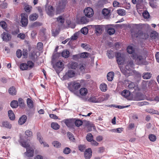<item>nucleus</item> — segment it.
Returning <instances> with one entry per match:
<instances>
[{
	"instance_id": "f257e3e1",
	"label": "nucleus",
	"mask_w": 159,
	"mask_h": 159,
	"mask_svg": "<svg viewBox=\"0 0 159 159\" xmlns=\"http://www.w3.org/2000/svg\"><path fill=\"white\" fill-rule=\"evenodd\" d=\"M148 24L140 25V38L146 39L149 37L148 33L150 29Z\"/></svg>"
},
{
	"instance_id": "f03ea898",
	"label": "nucleus",
	"mask_w": 159,
	"mask_h": 159,
	"mask_svg": "<svg viewBox=\"0 0 159 159\" xmlns=\"http://www.w3.org/2000/svg\"><path fill=\"white\" fill-rule=\"evenodd\" d=\"M20 142L21 145L26 149V151L25 153V155L28 157H32L34 153V148L30 146L29 143L23 141L21 139L20 141Z\"/></svg>"
},
{
	"instance_id": "7ed1b4c3",
	"label": "nucleus",
	"mask_w": 159,
	"mask_h": 159,
	"mask_svg": "<svg viewBox=\"0 0 159 159\" xmlns=\"http://www.w3.org/2000/svg\"><path fill=\"white\" fill-rule=\"evenodd\" d=\"M80 83L77 81H71L68 83V88L71 92L78 89L80 87Z\"/></svg>"
},
{
	"instance_id": "20e7f679",
	"label": "nucleus",
	"mask_w": 159,
	"mask_h": 159,
	"mask_svg": "<svg viewBox=\"0 0 159 159\" xmlns=\"http://www.w3.org/2000/svg\"><path fill=\"white\" fill-rule=\"evenodd\" d=\"M131 30V35L133 39L138 37L139 36V25L138 24H133Z\"/></svg>"
},
{
	"instance_id": "39448f33",
	"label": "nucleus",
	"mask_w": 159,
	"mask_h": 159,
	"mask_svg": "<svg viewBox=\"0 0 159 159\" xmlns=\"http://www.w3.org/2000/svg\"><path fill=\"white\" fill-rule=\"evenodd\" d=\"M66 2V1L61 0L59 1L57 5V13H59L63 11L65 7Z\"/></svg>"
},
{
	"instance_id": "423d86ee",
	"label": "nucleus",
	"mask_w": 159,
	"mask_h": 159,
	"mask_svg": "<svg viewBox=\"0 0 159 159\" xmlns=\"http://www.w3.org/2000/svg\"><path fill=\"white\" fill-rule=\"evenodd\" d=\"M75 71L72 70H69L65 73L62 78L63 80H66L70 78L75 77Z\"/></svg>"
},
{
	"instance_id": "0eeeda50",
	"label": "nucleus",
	"mask_w": 159,
	"mask_h": 159,
	"mask_svg": "<svg viewBox=\"0 0 159 159\" xmlns=\"http://www.w3.org/2000/svg\"><path fill=\"white\" fill-rule=\"evenodd\" d=\"M129 85L128 87L130 89H134V90L133 92L134 94H136L137 97L139 96V88L138 87L135 86L134 84L131 82H129L128 83Z\"/></svg>"
},
{
	"instance_id": "6e6552de",
	"label": "nucleus",
	"mask_w": 159,
	"mask_h": 159,
	"mask_svg": "<svg viewBox=\"0 0 159 159\" xmlns=\"http://www.w3.org/2000/svg\"><path fill=\"white\" fill-rule=\"evenodd\" d=\"M147 52L146 51H144L143 53H141V55H140V64H141L144 65L148 64V62L146 60V58L147 57Z\"/></svg>"
},
{
	"instance_id": "1a4fd4ad",
	"label": "nucleus",
	"mask_w": 159,
	"mask_h": 159,
	"mask_svg": "<svg viewBox=\"0 0 159 159\" xmlns=\"http://www.w3.org/2000/svg\"><path fill=\"white\" fill-rule=\"evenodd\" d=\"M116 61L119 65H122L124 64L125 58L122 55L120 52H117L116 54Z\"/></svg>"
},
{
	"instance_id": "9d476101",
	"label": "nucleus",
	"mask_w": 159,
	"mask_h": 159,
	"mask_svg": "<svg viewBox=\"0 0 159 159\" xmlns=\"http://www.w3.org/2000/svg\"><path fill=\"white\" fill-rule=\"evenodd\" d=\"M127 51L129 54H132V57L133 59H136L138 58V55L134 52V49L132 46H128L127 48Z\"/></svg>"
},
{
	"instance_id": "9b49d317",
	"label": "nucleus",
	"mask_w": 159,
	"mask_h": 159,
	"mask_svg": "<svg viewBox=\"0 0 159 159\" xmlns=\"http://www.w3.org/2000/svg\"><path fill=\"white\" fill-rule=\"evenodd\" d=\"M21 23L24 26H26L28 23V16L26 13H22L21 14Z\"/></svg>"
},
{
	"instance_id": "f8f14e48",
	"label": "nucleus",
	"mask_w": 159,
	"mask_h": 159,
	"mask_svg": "<svg viewBox=\"0 0 159 159\" xmlns=\"http://www.w3.org/2000/svg\"><path fill=\"white\" fill-rule=\"evenodd\" d=\"M84 12L85 16L88 17H91L94 14L93 9L90 7H87L84 10Z\"/></svg>"
},
{
	"instance_id": "ddd939ff",
	"label": "nucleus",
	"mask_w": 159,
	"mask_h": 159,
	"mask_svg": "<svg viewBox=\"0 0 159 159\" xmlns=\"http://www.w3.org/2000/svg\"><path fill=\"white\" fill-rule=\"evenodd\" d=\"M121 71L126 76H129L130 75L131 70L129 67V65L125 66L124 69H123L122 67L120 66Z\"/></svg>"
},
{
	"instance_id": "4468645a",
	"label": "nucleus",
	"mask_w": 159,
	"mask_h": 159,
	"mask_svg": "<svg viewBox=\"0 0 159 159\" xmlns=\"http://www.w3.org/2000/svg\"><path fill=\"white\" fill-rule=\"evenodd\" d=\"M93 28H95L96 34L97 35H100L101 34L103 30L102 25H93Z\"/></svg>"
},
{
	"instance_id": "2eb2a0df",
	"label": "nucleus",
	"mask_w": 159,
	"mask_h": 159,
	"mask_svg": "<svg viewBox=\"0 0 159 159\" xmlns=\"http://www.w3.org/2000/svg\"><path fill=\"white\" fill-rule=\"evenodd\" d=\"M110 10L106 8L103 9L102 11V13L104 18L107 19H108L110 16Z\"/></svg>"
},
{
	"instance_id": "dca6fc26",
	"label": "nucleus",
	"mask_w": 159,
	"mask_h": 159,
	"mask_svg": "<svg viewBox=\"0 0 159 159\" xmlns=\"http://www.w3.org/2000/svg\"><path fill=\"white\" fill-rule=\"evenodd\" d=\"M92 151L90 148H88L86 150L84 154V156L86 159H89L92 156Z\"/></svg>"
},
{
	"instance_id": "f3484780",
	"label": "nucleus",
	"mask_w": 159,
	"mask_h": 159,
	"mask_svg": "<svg viewBox=\"0 0 159 159\" xmlns=\"http://www.w3.org/2000/svg\"><path fill=\"white\" fill-rule=\"evenodd\" d=\"M62 122L64 123L66 125L69 127H71L73 124L74 121L71 119H66L62 120Z\"/></svg>"
},
{
	"instance_id": "a211bd4d",
	"label": "nucleus",
	"mask_w": 159,
	"mask_h": 159,
	"mask_svg": "<svg viewBox=\"0 0 159 159\" xmlns=\"http://www.w3.org/2000/svg\"><path fill=\"white\" fill-rule=\"evenodd\" d=\"M37 139L39 140V142L41 144H43L44 147H49L48 145L45 142L43 141L42 138L40 134L39 133H38L37 134Z\"/></svg>"
},
{
	"instance_id": "6ab92c4d",
	"label": "nucleus",
	"mask_w": 159,
	"mask_h": 159,
	"mask_svg": "<svg viewBox=\"0 0 159 159\" xmlns=\"http://www.w3.org/2000/svg\"><path fill=\"white\" fill-rule=\"evenodd\" d=\"M46 11L48 14L50 16H52L53 14L54 11L53 7L51 6H49L46 9Z\"/></svg>"
},
{
	"instance_id": "aec40b11",
	"label": "nucleus",
	"mask_w": 159,
	"mask_h": 159,
	"mask_svg": "<svg viewBox=\"0 0 159 159\" xmlns=\"http://www.w3.org/2000/svg\"><path fill=\"white\" fill-rule=\"evenodd\" d=\"M2 36L3 40L6 42L11 39L10 35L6 32H4L2 34Z\"/></svg>"
},
{
	"instance_id": "412c9836",
	"label": "nucleus",
	"mask_w": 159,
	"mask_h": 159,
	"mask_svg": "<svg viewBox=\"0 0 159 159\" xmlns=\"http://www.w3.org/2000/svg\"><path fill=\"white\" fill-rule=\"evenodd\" d=\"M27 117L25 115H23L21 116L19 119L18 123L20 125L23 124L26 121Z\"/></svg>"
},
{
	"instance_id": "4be33fe9",
	"label": "nucleus",
	"mask_w": 159,
	"mask_h": 159,
	"mask_svg": "<svg viewBox=\"0 0 159 159\" xmlns=\"http://www.w3.org/2000/svg\"><path fill=\"white\" fill-rule=\"evenodd\" d=\"M89 20L85 16H83L80 18L79 20H78V23L80 24H84L88 22Z\"/></svg>"
},
{
	"instance_id": "5701e85b",
	"label": "nucleus",
	"mask_w": 159,
	"mask_h": 159,
	"mask_svg": "<svg viewBox=\"0 0 159 159\" xmlns=\"http://www.w3.org/2000/svg\"><path fill=\"white\" fill-rule=\"evenodd\" d=\"M152 77V74L150 72H144L142 75L143 78L144 79H149Z\"/></svg>"
},
{
	"instance_id": "b1692460",
	"label": "nucleus",
	"mask_w": 159,
	"mask_h": 159,
	"mask_svg": "<svg viewBox=\"0 0 159 159\" xmlns=\"http://www.w3.org/2000/svg\"><path fill=\"white\" fill-rule=\"evenodd\" d=\"M159 34L155 31H152L150 34V37L152 39H155L157 38Z\"/></svg>"
},
{
	"instance_id": "393cba45",
	"label": "nucleus",
	"mask_w": 159,
	"mask_h": 159,
	"mask_svg": "<svg viewBox=\"0 0 159 159\" xmlns=\"http://www.w3.org/2000/svg\"><path fill=\"white\" fill-rule=\"evenodd\" d=\"M114 73L113 72H109L107 74V80L109 81H111L113 80L114 76Z\"/></svg>"
},
{
	"instance_id": "a878e982",
	"label": "nucleus",
	"mask_w": 159,
	"mask_h": 159,
	"mask_svg": "<svg viewBox=\"0 0 159 159\" xmlns=\"http://www.w3.org/2000/svg\"><path fill=\"white\" fill-rule=\"evenodd\" d=\"M80 93L82 96H85L88 93V90L86 88H81L80 90Z\"/></svg>"
},
{
	"instance_id": "bb28decb",
	"label": "nucleus",
	"mask_w": 159,
	"mask_h": 159,
	"mask_svg": "<svg viewBox=\"0 0 159 159\" xmlns=\"http://www.w3.org/2000/svg\"><path fill=\"white\" fill-rule=\"evenodd\" d=\"M8 92L11 95H15L16 94V90L14 87H12L9 89Z\"/></svg>"
},
{
	"instance_id": "cd10ccee",
	"label": "nucleus",
	"mask_w": 159,
	"mask_h": 159,
	"mask_svg": "<svg viewBox=\"0 0 159 159\" xmlns=\"http://www.w3.org/2000/svg\"><path fill=\"white\" fill-rule=\"evenodd\" d=\"M121 94L124 97L127 98L130 95V93L129 91L125 89L122 92Z\"/></svg>"
},
{
	"instance_id": "c85d7f7f",
	"label": "nucleus",
	"mask_w": 159,
	"mask_h": 159,
	"mask_svg": "<svg viewBox=\"0 0 159 159\" xmlns=\"http://www.w3.org/2000/svg\"><path fill=\"white\" fill-rule=\"evenodd\" d=\"M63 66L64 64L63 62L59 61L58 62L56 63L55 69H56V67H57L60 69H62Z\"/></svg>"
},
{
	"instance_id": "c756f323",
	"label": "nucleus",
	"mask_w": 159,
	"mask_h": 159,
	"mask_svg": "<svg viewBox=\"0 0 159 159\" xmlns=\"http://www.w3.org/2000/svg\"><path fill=\"white\" fill-rule=\"evenodd\" d=\"M8 115L11 120H13L15 119V116L12 111L10 110L8 111Z\"/></svg>"
},
{
	"instance_id": "7c9ffc66",
	"label": "nucleus",
	"mask_w": 159,
	"mask_h": 159,
	"mask_svg": "<svg viewBox=\"0 0 159 159\" xmlns=\"http://www.w3.org/2000/svg\"><path fill=\"white\" fill-rule=\"evenodd\" d=\"M38 16L36 13H34L30 15L29 16V19L31 21L36 20L38 18Z\"/></svg>"
},
{
	"instance_id": "2f4dec72",
	"label": "nucleus",
	"mask_w": 159,
	"mask_h": 159,
	"mask_svg": "<svg viewBox=\"0 0 159 159\" xmlns=\"http://www.w3.org/2000/svg\"><path fill=\"white\" fill-rule=\"evenodd\" d=\"M51 126L55 130H57L60 128V125L56 122H52L51 124Z\"/></svg>"
},
{
	"instance_id": "473e14b6",
	"label": "nucleus",
	"mask_w": 159,
	"mask_h": 159,
	"mask_svg": "<svg viewBox=\"0 0 159 159\" xmlns=\"http://www.w3.org/2000/svg\"><path fill=\"white\" fill-rule=\"evenodd\" d=\"M107 55L109 59L113 58L114 57V52L111 50L107 51Z\"/></svg>"
},
{
	"instance_id": "72a5a7b5",
	"label": "nucleus",
	"mask_w": 159,
	"mask_h": 159,
	"mask_svg": "<svg viewBox=\"0 0 159 159\" xmlns=\"http://www.w3.org/2000/svg\"><path fill=\"white\" fill-rule=\"evenodd\" d=\"M62 56L63 57L65 58L68 57L70 55V52L67 50H64L61 53Z\"/></svg>"
},
{
	"instance_id": "f704fd0d",
	"label": "nucleus",
	"mask_w": 159,
	"mask_h": 159,
	"mask_svg": "<svg viewBox=\"0 0 159 159\" xmlns=\"http://www.w3.org/2000/svg\"><path fill=\"white\" fill-rule=\"evenodd\" d=\"M20 68L22 70H29L28 68V66H27V64L25 63L21 64L20 65Z\"/></svg>"
},
{
	"instance_id": "c9c22d12",
	"label": "nucleus",
	"mask_w": 159,
	"mask_h": 159,
	"mask_svg": "<svg viewBox=\"0 0 159 159\" xmlns=\"http://www.w3.org/2000/svg\"><path fill=\"white\" fill-rule=\"evenodd\" d=\"M11 107L13 108L17 107L18 106V101L16 100L12 101L11 102Z\"/></svg>"
},
{
	"instance_id": "e433bc0d",
	"label": "nucleus",
	"mask_w": 159,
	"mask_h": 159,
	"mask_svg": "<svg viewBox=\"0 0 159 159\" xmlns=\"http://www.w3.org/2000/svg\"><path fill=\"white\" fill-rule=\"evenodd\" d=\"M53 146L57 148H59L61 146V143L58 141H55L52 143Z\"/></svg>"
},
{
	"instance_id": "4c0bfd02",
	"label": "nucleus",
	"mask_w": 159,
	"mask_h": 159,
	"mask_svg": "<svg viewBox=\"0 0 159 159\" xmlns=\"http://www.w3.org/2000/svg\"><path fill=\"white\" fill-rule=\"evenodd\" d=\"M107 86L106 84L102 83L100 85V88L102 91L105 92L107 90Z\"/></svg>"
},
{
	"instance_id": "58836bf2",
	"label": "nucleus",
	"mask_w": 159,
	"mask_h": 159,
	"mask_svg": "<svg viewBox=\"0 0 159 159\" xmlns=\"http://www.w3.org/2000/svg\"><path fill=\"white\" fill-rule=\"evenodd\" d=\"M67 134L68 137L70 141L72 142L75 141V139L73 135L70 132H67Z\"/></svg>"
},
{
	"instance_id": "ea45409f",
	"label": "nucleus",
	"mask_w": 159,
	"mask_h": 159,
	"mask_svg": "<svg viewBox=\"0 0 159 159\" xmlns=\"http://www.w3.org/2000/svg\"><path fill=\"white\" fill-rule=\"evenodd\" d=\"M78 66V64L76 62H72L70 64V67L72 69H75Z\"/></svg>"
},
{
	"instance_id": "a19ab883",
	"label": "nucleus",
	"mask_w": 159,
	"mask_h": 159,
	"mask_svg": "<svg viewBox=\"0 0 159 159\" xmlns=\"http://www.w3.org/2000/svg\"><path fill=\"white\" fill-rule=\"evenodd\" d=\"M60 30L59 28L56 29H52V33L53 36H55L57 35L59 33Z\"/></svg>"
},
{
	"instance_id": "79ce46f5",
	"label": "nucleus",
	"mask_w": 159,
	"mask_h": 159,
	"mask_svg": "<svg viewBox=\"0 0 159 159\" xmlns=\"http://www.w3.org/2000/svg\"><path fill=\"white\" fill-rule=\"evenodd\" d=\"M117 13L119 15L123 16L125 15V11L123 9H119L117 10Z\"/></svg>"
},
{
	"instance_id": "37998d69",
	"label": "nucleus",
	"mask_w": 159,
	"mask_h": 159,
	"mask_svg": "<svg viewBox=\"0 0 159 159\" xmlns=\"http://www.w3.org/2000/svg\"><path fill=\"white\" fill-rule=\"evenodd\" d=\"M107 32L109 34L111 35L115 33V30L114 28L110 27L108 29Z\"/></svg>"
},
{
	"instance_id": "c03bdc74",
	"label": "nucleus",
	"mask_w": 159,
	"mask_h": 159,
	"mask_svg": "<svg viewBox=\"0 0 159 159\" xmlns=\"http://www.w3.org/2000/svg\"><path fill=\"white\" fill-rule=\"evenodd\" d=\"M81 46L86 51H89L90 49L89 46L86 43H82L81 44Z\"/></svg>"
},
{
	"instance_id": "a18cd8bd",
	"label": "nucleus",
	"mask_w": 159,
	"mask_h": 159,
	"mask_svg": "<svg viewBox=\"0 0 159 159\" xmlns=\"http://www.w3.org/2000/svg\"><path fill=\"white\" fill-rule=\"evenodd\" d=\"M108 97H103V96H101L97 98L98 103L107 100Z\"/></svg>"
},
{
	"instance_id": "49530a36",
	"label": "nucleus",
	"mask_w": 159,
	"mask_h": 159,
	"mask_svg": "<svg viewBox=\"0 0 159 159\" xmlns=\"http://www.w3.org/2000/svg\"><path fill=\"white\" fill-rule=\"evenodd\" d=\"M132 3L136 4V8L138 12H139V0H132Z\"/></svg>"
},
{
	"instance_id": "de8ad7c7",
	"label": "nucleus",
	"mask_w": 159,
	"mask_h": 159,
	"mask_svg": "<svg viewBox=\"0 0 159 159\" xmlns=\"http://www.w3.org/2000/svg\"><path fill=\"white\" fill-rule=\"evenodd\" d=\"M27 102L28 107L30 108H32L33 106V101L29 98L27 99Z\"/></svg>"
},
{
	"instance_id": "09e8293b",
	"label": "nucleus",
	"mask_w": 159,
	"mask_h": 159,
	"mask_svg": "<svg viewBox=\"0 0 159 159\" xmlns=\"http://www.w3.org/2000/svg\"><path fill=\"white\" fill-rule=\"evenodd\" d=\"M27 66L29 70L31 69L34 66V63L31 61H27Z\"/></svg>"
},
{
	"instance_id": "8fccbe9b",
	"label": "nucleus",
	"mask_w": 159,
	"mask_h": 159,
	"mask_svg": "<svg viewBox=\"0 0 159 159\" xmlns=\"http://www.w3.org/2000/svg\"><path fill=\"white\" fill-rule=\"evenodd\" d=\"M142 15L143 17L146 19H148L150 16V15L147 11H144Z\"/></svg>"
},
{
	"instance_id": "3c124183",
	"label": "nucleus",
	"mask_w": 159,
	"mask_h": 159,
	"mask_svg": "<svg viewBox=\"0 0 159 159\" xmlns=\"http://www.w3.org/2000/svg\"><path fill=\"white\" fill-rule=\"evenodd\" d=\"M80 58H87L89 55V54L86 52H82L79 54Z\"/></svg>"
},
{
	"instance_id": "603ef678",
	"label": "nucleus",
	"mask_w": 159,
	"mask_h": 159,
	"mask_svg": "<svg viewBox=\"0 0 159 159\" xmlns=\"http://www.w3.org/2000/svg\"><path fill=\"white\" fill-rule=\"evenodd\" d=\"M86 139L88 141L90 142L92 141L93 139V137L91 133L88 134L86 136Z\"/></svg>"
},
{
	"instance_id": "864d4df0",
	"label": "nucleus",
	"mask_w": 159,
	"mask_h": 159,
	"mask_svg": "<svg viewBox=\"0 0 159 159\" xmlns=\"http://www.w3.org/2000/svg\"><path fill=\"white\" fill-rule=\"evenodd\" d=\"M0 26H1L3 29L6 30L7 25L5 21H1L0 22Z\"/></svg>"
},
{
	"instance_id": "5fc2aeb1",
	"label": "nucleus",
	"mask_w": 159,
	"mask_h": 159,
	"mask_svg": "<svg viewBox=\"0 0 159 159\" xmlns=\"http://www.w3.org/2000/svg\"><path fill=\"white\" fill-rule=\"evenodd\" d=\"M80 33V32H78L75 33L74 35L70 37V40H76L77 38Z\"/></svg>"
},
{
	"instance_id": "6e6d98bb",
	"label": "nucleus",
	"mask_w": 159,
	"mask_h": 159,
	"mask_svg": "<svg viewBox=\"0 0 159 159\" xmlns=\"http://www.w3.org/2000/svg\"><path fill=\"white\" fill-rule=\"evenodd\" d=\"M149 139L152 141H155L156 139V137L154 134H150L149 135Z\"/></svg>"
},
{
	"instance_id": "4d7b16f0",
	"label": "nucleus",
	"mask_w": 159,
	"mask_h": 159,
	"mask_svg": "<svg viewBox=\"0 0 159 159\" xmlns=\"http://www.w3.org/2000/svg\"><path fill=\"white\" fill-rule=\"evenodd\" d=\"M2 125L4 127L10 129L11 127V125L7 121H5L3 122Z\"/></svg>"
},
{
	"instance_id": "13d9d810",
	"label": "nucleus",
	"mask_w": 159,
	"mask_h": 159,
	"mask_svg": "<svg viewBox=\"0 0 159 159\" xmlns=\"http://www.w3.org/2000/svg\"><path fill=\"white\" fill-rule=\"evenodd\" d=\"M81 32L84 34H86L88 32V29L86 27H84L81 29Z\"/></svg>"
},
{
	"instance_id": "bf43d9fd",
	"label": "nucleus",
	"mask_w": 159,
	"mask_h": 159,
	"mask_svg": "<svg viewBox=\"0 0 159 159\" xmlns=\"http://www.w3.org/2000/svg\"><path fill=\"white\" fill-rule=\"evenodd\" d=\"M89 101L93 103H98L97 98L95 97H91L89 99Z\"/></svg>"
},
{
	"instance_id": "052dcab7",
	"label": "nucleus",
	"mask_w": 159,
	"mask_h": 159,
	"mask_svg": "<svg viewBox=\"0 0 159 159\" xmlns=\"http://www.w3.org/2000/svg\"><path fill=\"white\" fill-rule=\"evenodd\" d=\"M19 106L20 107H23L24 106V103L23 99L21 98L18 99Z\"/></svg>"
},
{
	"instance_id": "680f3d73",
	"label": "nucleus",
	"mask_w": 159,
	"mask_h": 159,
	"mask_svg": "<svg viewBox=\"0 0 159 159\" xmlns=\"http://www.w3.org/2000/svg\"><path fill=\"white\" fill-rule=\"evenodd\" d=\"M141 88L143 89H147V81H143L141 84Z\"/></svg>"
},
{
	"instance_id": "e2e57ef3",
	"label": "nucleus",
	"mask_w": 159,
	"mask_h": 159,
	"mask_svg": "<svg viewBox=\"0 0 159 159\" xmlns=\"http://www.w3.org/2000/svg\"><path fill=\"white\" fill-rule=\"evenodd\" d=\"M37 53L35 52V51H33V52H30V57L32 59L35 58L37 57Z\"/></svg>"
},
{
	"instance_id": "0e129e2a",
	"label": "nucleus",
	"mask_w": 159,
	"mask_h": 159,
	"mask_svg": "<svg viewBox=\"0 0 159 159\" xmlns=\"http://www.w3.org/2000/svg\"><path fill=\"white\" fill-rule=\"evenodd\" d=\"M123 129L122 128H119L113 129L112 131L114 132H117L118 133H121L123 131Z\"/></svg>"
},
{
	"instance_id": "69168bd1",
	"label": "nucleus",
	"mask_w": 159,
	"mask_h": 159,
	"mask_svg": "<svg viewBox=\"0 0 159 159\" xmlns=\"http://www.w3.org/2000/svg\"><path fill=\"white\" fill-rule=\"evenodd\" d=\"M66 23L68 25L69 27L72 28H74L75 27V25L74 24H72L70 21L69 20H67Z\"/></svg>"
},
{
	"instance_id": "338daca9",
	"label": "nucleus",
	"mask_w": 159,
	"mask_h": 159,
	"mask_svg": "<svg viewBox=\"0 0 159 159\" xmlns=\"http://www.w3.org/2000/svg\"><path fill=\"white\" fill-rule=\"evenodd\" d=\"M25 133V135L29 137H31L32 136V132L29 130L26 131Z\"/></svg>"
},
{
	"instance_id": "774afa93",
	"label": "nucleus",
	"mask_w": 159,
	"mask_h": 159,
	"mask_svg": "<svg viewBox=\"0 0 159 159\" xmlns=\"http://www.w3.org/2000/svg\"><path fill=\"white\" fill-rule=\"evenodd\" d=\"M82 121L80 120H77L75 122V124L77 126L79 127L82 124Z\"/></svg>"
}]
</instances>
